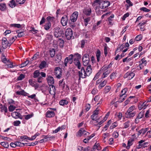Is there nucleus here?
Segmentation results:
<instances>
[{
    "instance_id": "nucleus-1",
    "label": "nucleus",
    "mask_w": 151,
    "mask_h": 151,
    "mask_svg": "<svg viewBox=\"0 0 151 151\" xmlns=\"http://www.w3.org/2000/svg\"><path fill=\"white\" fill-rule=\"evenodd\" d=\"M92 72L91 66V65H89L87 67L86 70L83 67L81 68V70L78 72V76L81 78H85L87 76H89Z\"/></svg>"
},
{
    "instance_id": "nucleus-2",
    "label": "nucleus",
    "mask_w": 151,
    "mask_h": 151,
    "mask_svg": "<svg viewBox=\"0 0 151 151\" xmlns=\"http://www.w3.org/2000/svg\"><path fill=\"white\" fill-rule=\"evenodd\" d=\"M135 109V107L134 106H132L129 108L125 113L127 115V118H130L134 117L136 113V112L135 111H133Z\"/></svg>"
},
{
    "instance_id": "nucleus-3",
    "label": "nucleus",
    "mask_w": 151,
    "mask_h": 151,
    "mask_svg": "<svg viewBox=\"0 0 151 151\" xmlns=\"http://www.w3.org/2000/svg\"><path fill=\"white\" fill-rule=\"evenodd\" d=\"M47 80L49 85L52 86V91L54 92V91H55V86L53 85L54 82L53 77L51 76H49L47 78Z\"/></svg>"
},
{
    "instance_id": "nucleus-4",
    "label": "nucleus",
    "mask_w": 151,
    "mask_h": 151,
    "mask_svg": "<svg viewBox=\"0 0 151 151\" xmlns=\"http://www.w3.org/2000/svg\"><path fill=\"white\" fill-rule=\"evenodd\" d=\"M54 73L56 77L60 78L61 77L62 69L59 67H56L55 68Z\"/></svg>"
},
{
    "instance_id": "nucleus-5",
    "label": "nucleus",
    "mask_w": 151,
    "mask_h": 151,
    "mask_svg": "<svg viewBox=\"0 0 151 151\" xmlns=\"http://www.w3.org/2000/svg\"><path fill=\"white\" fill-rule=\"evenodd\" d=\"M82 60L84 65L87 66L88 65L90 60L89 55L87 54H84L83 56Z\"/></svg>"
},
{
    "instance_id": "nucleus-6",
    "label": "nucleus",
    "mask_w": 151,
    "mask_h": 151,
    "mask_svg": "<svg viewBox=\"0 0 151 151\" xmlns=\"http://www.w3.org/2000/svg\"><path fill=\"white\" fill-rule=\"evenodd\" d=\"M63 33V31L59 28H55L54 29V35L55 36L58 38L60 37Z\"/></svg>"
},
{
    "instance_id": "nucleus-7",
    "label": "nucleus",
    "mask_w": 151,
    "mask_h": 151,
    "mask_svg": "<svg viewBox=\"0 0 151 151\" xmlns=\"http://www.w3.org/2000/svg\"><path fill=\"white\" fill-rule=\"evenodd\" d=\"M78 15V13L77 12H74L71 15L70 17V20L72 22H75L77 20Z\"/></svg>"
},
{
    "instance_id": "nucleus-8",
    "label": "nucleus",
    "mask_w": 151,
    "mask_h": 151,
    "mask_svg": "<svg viewBox=\"0 0 151 151\" xmlns=\"http://www.w3.org/2000/svg\"><path fill=\"white\" fill-rule=\"evenodd\" d=\"M135 73L133 72H128L124 76V78H127L128 80L132 79L134 76Z\"/></svg>"
},
{
    "instance_id": "nucleus-9",
    "label": "nucleus",
    "mask_w": 151,
    "mask_h": 151,
    "mask_svg": "<svg viewBox=\"0 0 151 151\" xmlns=\"http://www.w3.org/2000/svg\"><path fill=\"white\" fill-rule=\"evenodd\" d=\"M102 5L101 7V9H104L109 6L110 5V3L107 1H101Z\"/></svg>"
},
{
    "instance_id": "nucleus-10",
    "label": "nucleus",
    "mask_w": 151,
    "mask_h": 151,
    "mask_svg": "<svg viewBox=\"0 0 151 151\" xmlns=\"http://www.w3.org/2000/svg\"><path fill=\"white\" fill-rule=\"evenodd\" d=\"M67 32H68L67 35V39L69 40L72 36L73 32L72 29L70 28L67 29Z\"/></svg>"
},
{
    "instance_id": "nucleus-11",
    "label": "nucleus",
    "mask_w": 151,
    "mask_h": 151,
    "mask_svg": "<svg viewBox=\"0 0 151 151\" xmlns=\"http://www.w3.org/2000/svg\"><path fill=\"white\" fill-rule=\"evenodd\" d=\"M101 3V0H95L92 5L94 9L97 6H100Z\"/></svg>"
},
{
    "instance_id": "nucleus-12",
    "label": "nucleus",
    "mask_w": 151,
    "mask_h": 151,
    "mask_svg": "<svg viewBox=\"0 0 151 151\" xmlns=\"http://www.w3.org/2000/svg\"><path fill=\"white\" fill-rule=\"evenodd\" d=\"M54 112L52 111H48L46 113V116L47 117H52L54 116Z\"/></svg>"
},
{
    "instance_id": "nucleus-13",
    "label": "nucleus",
    "mask_w": 151,
    "mask_h": 151,
    "mask_svg": "<svg viewBox=\"0 0 151 151\" xmlns=\"http://www.w3.org/2000/svg\"><path fill=\"white\" fill-rule=\"evenodd\" d=\"M12 45V43H10L9 41L6 42H2V46L4 49H6L8 46L10 47Z\"/></svg>"
},
{
    "instance_id": "nucleus-14",
    "label": "nucleus",
    "mask_w": 151,
    "mask_h": 151,
    "mask_svg": "<svg viewBox=\"0 0 151 151\" xmlns=\"http://www.w3.org/2000/svg\"><path fill=\"white\" fill-rule=\"evenodd\" d=\"M147 103V102H146V101H145L142 104H139L138 106L139 110H141L142 109H145L147 106V105H146Z\"/></svg>"
},
{
    "instance_id": "nucleus-15",
    "label": "nucleus",
    "mask_w": 151,
    "mask_h": 151,
    "mask_svg": "<svg viewBox=\"0 0 151 151\" xmlns=\"http://www.w3.org/2000/svg\"><path fill=\"white\" fill-rule=\"evenodd\" d=\"M73 63L77 67L78 69H81V64L78 59H76V58H75Z\"/></svg>"
},
{
    "instance_id": "nucleus-16",
    "label": "nucleus",
    "mask_w": 151,
    "mask_h": 151,
    "mask_svg": "<svg viewBox=\"0 0 151 151\" xmlns=\"http://www.w3.org/2000/svg\"><path fill=\"white\" fill-rule=\"evenodd\" d=\"M127 91L128 89L127 88H125L122 90L121 91L122 94H120V97L122 98V97L123 96H124V97H126L127 96V95L126 94V93L127 92Z\"/></svg>"
},
{
    "instance_id": "nucleus-17",
    "label": "nucleus",
    "mask_w": 151,
    "mask_h": 151,
    "mask_svg": "<svg viewBox=\"0 0 151 151\" xmlns=\"http://www.w3.org/2000/svg\"><path fill=\"white\" fill-rule=\"evenodd\" d=\"M73 55L72 54L70 55L68 57H67V63H69L71 64L73 60Z\"/></svg>"
},
{
    "instance_id": "nucleus-18",
    "label": "nucleus",
    "mask_w": 151,
    "mask_h": 151,
    "mask_svg": "<svg viewBox=\"0 0 151 151\" xmlns=\"http://www.w3.org/2000/svg\"><path fill=\"white\" fill-rule=\"evenodd\" d=\"M101 6H97L94 8L96 14L98 15H101L102 11L100 10Z\"/></svg>"
},
{
    "instance_id": "nucleus-19",
    "label": "nucleus",
    "mask_w": 151,
    "mask_h": 151,
    "mask_svg": "<svg viewBox=\"0 0 151 151\" xmlns=\"http://www.w3.org/2000/svg\"><path fill=\"white\" fill-rule=\"evenodd\" d=\"M1 59L2 61L4 63H7L9 62V60H7L5 56L4 55L3 53L2 54L1 56Z\"/></svg>"
},
{
    "instance_id": "nucleus-20",
    "label": "nucleus",
    "mask_w": 151,
    "mask_h": 151,
    "mask_svg": "<svg viewBox=\"0 0 151 151\" xmlns=\"http://www.w3.org/2000/svg\"><path fill=\"white\" fill-rule=\"evenodd\" d=\"M55 49L53 48H50L49 50V53L50 57L52 58H53L55 55Z\"/></svg>"
},
{
    "instance_id": "nucleus-21",
    "label": "nucleus",
    "mask_w": 151,
    "mask_h": 151,
    "mask_svg": "<svg viewBox=\"0 0 151 151\" xmlns=\"http://www.w3.org/2000/svg\"><path fill=\"white\" fill-rule=\"evenodd\" d=\"M84 14L87 16H89L91 13V9L89 8L84 10L83 11Z\"/></svg>"
},
{
    "instance_id": "nucleus-22",
    "label": "nucleus",
    "mask_w": 151,
    "mask_h": 151,
    "mask_svg": "<svg viewBox=\"0 0 151 151\" xmlns=\"http://www.w3.org/2000/svg\"><path fill=\"white\" fill-rule=\"evenodd\" d=\"M33 77L36 78L39 77L40 75V73L39 71L38 70H35L33 73Z\"/></svg>"
},
{
    "instance_id": "nucleus-23",
    "label": "nucleus",
    "mask_w": 151,
    "mask_h": 151,
    "mask_svg": "<svg viewBox=\"0 0 151 151\" xmlns=\"http://www.w3.org/2000/svg\"><path fill=\"white\" fill-rule=\"evenodd\" d=\"M47 65V63L46 61H42L39 65V67L41 69L44 68Z\"/></svg>"
},
{
    "instance_id": "nucleus-24",
    "label": "nucleus",
    "mask_w": 151,
    "mask_h": 151,
    "mask_svg": "<svg viewBox=\"0 0 151 151\" xmlns=\"http://www.w3.org/2000/svg\"><path fill=\"white\" fill-rule=\"evenodd\" d=\"M84 129L82 128H80V129L77 133V136L81 137L83 134Z\"/></svg>"
},
{
    "instance_id": "nucleus-25",
    "label": "nucleus",
    "mask_w": 151,
    "mask_h": 151,
    "mask_svg": "<svg viewBox=\"0 0 151 151\" xmlns=\"http://www.w3.org/2000/svg\"><path fill=\"white\" fill-rule=\"evenodd\" d=\"M65 18L66 17H63L61 19V23L63 26H66V19Z\"/></svg>"
},
{
    "instance_id": "nucleus-26",
    "label": "nucleus",
    "mask_w": 151,
    "mask_h": 151,
    "mask_svg": "<svg viewBox=\"0 0 151 151\" xmlns=\"http://www.w3.org/2000/svg\"><path fill=\"white\" fill-rule=\"evenodd\" d=\"M63 80L60 81L59 82V84L60 86L63 89H64L65 88V82H63Z\"/></svg>"
},
{
    "instance_id": "nucleus-27",
    "label": "nucleus",
    "mask_w": 151,
    "mask_h": 151,
    "mask_svg": "<svg viewBox=\"0 0 151 151\" xmlns=\"http://www.w3.org/2000/svg\"><path fill=\"white\" fill-rule=\"evenodd\" d=\"M100 55L101 52L100 50H97L96 53V56L97 58V61L98 62L100 61Z\"/></svg>"
},
{
    "instance_id": "nucleus-28",
    "label": "nucleus",
    "mask_w": 151,
    "mask_h": 151,
    "mask_svg": "<svg viewBox=\"0 0 151 151\" xmlns=\"http://www.w3.org/2000/svg\"><path fill=\"white\" fill-rule=\"evenodd\" d=\"M111 87L109 86H105L104 89V92L105 93H108L111 89Z\"/></svg>"
},
{
    "instance_id": "nucleus-29",
    "label": "nucleus",
    "mask_w": 151,
    "mask_h": 151,
    "mask_svg": "<svg viewBox=\"0 0 151 151\" xmlns=\"http://www.w3.org/2000/svg\"><path fill=\"white\" fill-rule=\"evenodd\" d=\"M107 81H106L104 80L102 81L99 85V88L101 89L102 87L105 86L106 84Z\"/></svg>"
},
{
    "instance_id": "nucleus-30",
    "label": "nucleus",
    "mask_w": 151,
    "mask_h": 151,
    "mask_svg": "<svg viewBox=\"0 0 151 151\" xmlns=\"http://www.w3.org/2000/svg\"><path fill=\"white\" fill-rule=\"evenodd\" d=\"M20 138L22 139V141H24V142H27V140H25V139H27L29 140H30V138L26 135L21 136Z\"/></svg>"
},
{
    "instance_id": "nucleus-31",
    "label": "nucleus",
    "mask_w": 151,
    "mask_h": 151,
    "mask_svg": "<svg viewBox=\"0 0 151 151\" xmlns=\"http://www.w3.org/2000/svg\"><path fill=\"white\" fill-rule=\"evenodd\" d=\"M51 26L50 22H47L44 25V29L46 30H48L50 28Z\"/></svg>"
},
{
    "instance_id": "nucleus-32",
    "label": "nucleus",
    "mask_w": 151,
    "mask_h": 151,
    "mask_svg": "<svg viewBox=\"0 0 151 151\" xmlns=\"http://www.w3.org/2000/svg\"><path fill=\"white\" fill-rule=\"evenodd\" d=\"M9 5L10 7L13 8L16 6V3L14 0H12L10 1Z\"/></svg>"
},
{
    "instance_id": "nucleus-33",
    "label": "nucleus",
    "mask_w": 151,
    "mask_h": 151,
    "mask_svg": "<svg viewBox=\"0 0 151 151\" xmlns=\"http://www.w3.org/2000/svg\"><path fill=\"white\" fill-rule=\"evenodd\" d=\"M16 93L17 95H21L24 96H26V94L27 93L24 90H22L20 91H17L16 92Z\"/></svg>"
},
{
    "instance_id": "nucleus-34",
    "label": "nucleus",
    "mask_w": 151,
    "mask_h": 151,
    "mask_svg": "<svg viewBox=\"0 0 151 151\" xmlns=\"http://www.w3.org/2000/svg\"><path fill=\"white\" fill-rule=\"evenodd\" d=\"M29 61L28 60H26L24 62L22 63L21 64L19 65V67L20 68H22L24 66H26L29 63Z\"/></svg>"
},
{
    "instance_id": "nucleus-35",
    "label": "nucleus",
    "mask_w": 151,
    "mask_h": 151,
    "mask_svg": "<svg viewBox=\"0 0 151 151\" xmlns=\"http://www.w3.org/2000/svg\"><path fill=\"white\" fill-rule=\"evenodd\" d=\"M1 145L6 148H8L9 147V144L7 142H2Z\"/></svg>"
},
{
    "instance_id": "nucleus-36",
    "label": "nucleus",
    "mask_w": 151,
    "mask_h": 151,
    "mask_svg": "<svg viewBox=\"0 0 151 151\" xmlns=\"http://www.w3.org/2000/svg\"><path fill=\"white\" fill-rule=\"evenodd\" d=\"M46 19L48 22H53L55 19V18L53 17L48 16L47 17Z\"/></svg>"
},
{
    "instance_id": "nucleus-37",
    "label": "nucleus",
    "mask_w": 151,
    "mask_h": 151,
    "mask_svg": "<svg viewBox=\"0 0 151 151\" xmlns=\"http://www.w3.org/2000/svg\"><path fill=\"white\" fill-rule=\"evenodd\" d=\"M145 111H141L137 115V117L139 119L142 118L143 116Z\"/></svg>"
},
{
    "instance_id": "nucleus-38",
    "label": "nucleus",
    "mask_w": 151,
    "mask_h": 151,
    "mask_svg": "<svg viewBox=\"0 0 151 151\" xmlns=\"http://www.w3.org/2000/svg\"><path fill=\"white\" fill-rule=\"evenodd\" d=\"M135 140V139L134 138L131 137L128 140L127 145H132L133 144V142Z\"/></svg>"
},
{
    "instance_id": "nucleus-39",
    "label": "nucleus",
    "mask_w": 151,
    "mask_h": 151,
    "mask_svg": "<svg viewBox=\"0 0 151 151\" xmlns=\"http://www.w3.org/2000/svg\"><path fill=\"white\" fill-rule=\"evenodd\" d=\"M110 73L109 70H107L106 72L103 73L102 76V78H104L107 76Z\"/></svg>"
},
{
    "instance_id": "nucleus-40",
    "label": "nucleus",
    "mask_w": 151,
    "mask_h": 151,
    "mask_svg": "<svg viewBox=\"0 0 151 151\" xmlns=\"http://www.w3.org/2000/svg\"><path fill=\"white\" fill-rule=\"evenodd\" d=\"M90 20L91 18L90 17H88L84 19V25L86 27L87 26L88 22H90Z\"/></svg>"
},
{
    "instance_id": "nucleus-41",
    "label": "nucleus",
    "mask_w": 151,
    "mask_h": 151,
    "mask_svg": "<svg viewBox=\"0 0 151 151\" xmlns=\"http://www.w3.org/2000/svg\"><path fill=\"white\" fill-rule=\"evenodd\" d=\"M10 27H17L18 28H19L21 27V25L20 24H11L10 25Z\"/></svg>"
},
{
    "instance_id": "nucleus-42",
    "label": "nucleus",
    "mask_w": 151,
    "mask_h": 151,
    "mask_svg": "<svg viewBox=\"0 0 151 151\" xmlns=\"http://www.w3.org/2000/svg\"><path fill=\"white\" fill-rule=\"evenodd\" d=\"M6 4H0V9L2 11L5 10L6 9Z\"/></svg>"
},
{
    "instance_id": "nucleus-43",
    "label": "nucleus",
    "mask_w": 151,
    "mask_h": 151,
    "mask_svg": "<svg viewBox=\"0 0 151 151\" xmlns=\"http://www.w3.org/2000/svg\"><path fill=\"white\" fill-rule=\"evenodd\" d=\"M130 126V122L128 121L126 122H125L124 124V128L126 129L128 127Z\"/></svg>"
},
{
    "instance_id": "nucleus-44",
    "label": "nucleus",
    "mask_w": 151,
    "mask_h": 151,
    "mask_svg": "<svg viewBox=\"0 0 151 151\" xmlns=\"http://www.w3.org/2000/svg\"><path fill=\"white\" fill-rule=\"evenodd\" d=\"M25 78V76L22 74H21L17 78V79L18 81H21Z\"/></svg>"
},
{
    "instance_id": "nucleus-45",
    "label": "nucleus",
    "mask_w": 151,
    "mask_h": 151,
    "mask_svg": "<svg viewBox=\"0 0 151 151\" xmlns=\"http://www.w3.org/2000/svg\"><path fill=\"white\" fill-rule=\"evenodd\" d=\"M60 104L62 106L65 105V104H66V101L65 100L62 99L60 100L59 102Z\"/></svg>"
},
{
    "instance_id": "nucleus-46",
    "label": "nucleus",
    "mask_w": 151,
    "mask_h": 151,
    "mask_svg": "<svg viewBox=\"0 0 151 151\" xmlns=\"http://www.w3.org/2000/svg\"><path fill=\"white\" fill-rule=\"evenodd\" d=\"M16 107L15 106H13V105H10L9 107V111L10 112L13 111L15 109Z\"/></svg>"
},
{
    "instance_id": "nucleus-47",
    "label": "nucleus",
    "mask_w": 151,
    "mask_h": 151,
    "mask_svg": "<svg viewBox=\"0 0 151 151\" xmlns=\"http://www.w3.org/2000/svg\"><path fill=\"white\" fill-rule=\"evenodd\" d=\"M40 133H37L35 135H34L32 136L31 138H30V140H32L34 139H35L36 137L40 135Z\"/></svg>"
},
{
    "instance_id": "nucleus-48",
    "label": "nucleus",
    "mask_w": 151,
    "mask_h": 151,
    "mask_svg": "<svg viewBox=\"0 0 151 151\" xmlns=\"http://www.w3.org/2000/svg\"><path fill=\"white\" fill-rule=\"evenodd\" d=\"M117 126V124L116 122H114L112 123V125L110 127V129H112L116 127Z\"/></svg>"
},
{
    "instance_id": "nucleus-49",
    "label": "nucleus",
    "mask_w": 151,
    "mask_h": 151,
    "mask_svg": "<svg viewBox=\"0 0 151 151\" xmlns=\"http://www.w3.org/2000/svg\"><path fill=\"white\" fill-rule=\"evenodd\" d=\"M124 46V45H122L120 47L117 48L116 50V52H117L122 50L124 48V47H123Z\"/></svg>"
},
{
    "instance_id": "nucleus-50",
    "label": "nucleus",
    "mask_w": 151,
    "mask_h": 151,
    "mask_svg": "<svg viewBox=\"0 0 151 151\" xmlns=\"http://www.w3.org/2000/svg\"><path fill=\"white\" fill-rule=\"evenodd\" d=\"M49 93L51 94V95H53V94H55V91H54V92L52 90V86H50H50L49 87Z\"/></svg>"
},
{
    "instance_id": "nucleus-51",
    "label": "nucleus",
    "mask_w": 151,
    "mask_h": 151,
    "mask_svg": "<svg viewBox=\"0 0 151 151\" xmlns=\"http://www.w3.org/2000/svg\"><path fill=\"white\" fill-rule=\"evenodd\" d=\"M145 133V131L144 130V129H142L138 132V133L137 134L138 136L139 135L141 134H144Z\"/></svg>"
},
{
    "instance_id": "nucleus-52",
    "label": "nucleus",
    "mask_w": 151,
    "mask_h": 151,
    "mask_svg": "<svg viewBox=\"0 0 151 151\" xmlns=\"http://www.w3.org/2000/svg\"><path fill=\"white\" fill-rule=\"evenodd\" d=\"M142 38V35H137L135 38V40L137 41H139L141 40Z\"/></svg>"
},
{
    "instance_id": "nucleus-53",
    "label": "nucleus",
    "mask_w": 151,
    "mask_h": 151,
    "mask_svg": "<svg viewBox=\"0 0 151 151\" xmlns=\"http://www.w3.org/2000/svg\"><path fill=\"white\" fill-rule=\"evenodd\" d=\"M140 10L144 12H148L150 11V10L147 9L146 7H142L140 8Z\"/></svg>"
},
{
    "instance_id": "nucleus-54",
    "label": "nucleus",
    "mask_w": 151,
    "mask_h": 151,
    "mask_svg": "<svg viewBox=\"0 0 151 151\" xmlns=\"http://www.w3.org/2000/svg\"><path fill=\"white\" fill-rule=\"evenodd\" d=\"M16 1L19 4H23L25 2V0H16Z\"/></svg>"
},
{
    "instance_id": "nucleus-55",
    "label": "nucleus",
    "mask_w": 151,
    "mask_h": 151,
    "mask_svg": "<svg viewBox=\"0 0 151 151\" xmlns=\"http://www.w3.org/2000/svg\"><path fill=\"white\" fill-rule=\"evenodd\" d=\"M21 123V122L19 121H16L13 122L14 125V126H18Z\"/></svg>"
},
{
    "instance_id": "nucleus-56",
    "label": "nucleus",
    "mask_w": 151,
    "mask_h": 151,
    "mask_svg": "<svg viewBox=\"0 0 151 151\" xmlns=\"http://www.w3.org/2000/svg\"><path fill=\"white\" fill-rule=\"evenodd\" d=\"M97 116L93 114L91 116V119L94 121H96L97 119Z\"/></svg>"
},
{
    "instance_id": "nucleus-57",
    "label": "nucleus",
    "mask_w": 151,
    "mask_h": 151,
    "mask_svg": "<svg viewBox=\"0 0 151 151\" xmlns=\"http://www.w3.org/2000/svg\"><path fill=\"white\" fill-rule=\"evenodd\" d=\"M25 35L23 32H20L19 33H18L17 35V36L18 37H21L24 36Z\"/></svg>"
},
{
    "instance_id": "nucleus-58",
    "label": "nucleus",
    "mask_w": 151,
    "mask_h": 151,
    "mask_svg": "<svg viewBox=\"0 0 151 151\" xmlns=\"http://www.w3.org/2000/svg\"><path fill=\"white\" fill-rule=\"evenodd\" d=\"M126 2L128 4L127 5V7H128L129 6H132L133 4H132L130 0H126ZM128 8H127V9H128Z\"/></svg>"
},
{
    "instance_id": "nucleus-59",
    "label": "nucleus",
    "mask_w": 151,
    "mask_h": 151,
    "mask_svg": "<svg viewBox=\"0 0 151 151\" xmlns=\"http://www.w3.org/2000/svg\"><path fill=\"white\" fill-rule=\"evenodd\" d=\"M74 56L76 57V59H79L81 58V55L78 53H75L74 55Z\"/></svg>"
},
{
    "instance_id": "nucleus-60",
    "label": "nucleus",
    "mask_w": 151,
    "mask_h": 151,
    "mask_svg": "<svg viewBox=\"0 0 151 151\" xmlns=\"http://www.w3.org/2000/svg\"><path fill=\"white\" fill-rule=\"evenodd\" d=\"M17 38L16 37H15V39H14V37H12V38L9 39V42L10 43H12V44Z\"/></svg>"
},
{
    "instance_id": "nucleus-61",
    "label": "nucleus",
    "mask_w": 151,
    "mask_h": 151,
    "mask_svg": "<svg viewBox=\"0 0 151 151\" xmlns=\"http://www.w3.org/2000/svg\"><path fill=\"white\" fill-rule=\"evenodd\" d=\"M94 145H96V148L97 150H99L101 149V147L99 143H96Z\"/></svg>"
},
{
    "instance_id": "nucleus-62",
    "label": "nucleus",
    "mask_w": 151,
    "mask_h": 151,
    "mask_svg": "<svg viewBox=\"0 0 151 151\" xmlns=\"http://www.w3.org/2000/svg\"><path fill=\"white\" fill-rule=\"evenodd\" d=\"M129 14L128 13H127L125 14L123 16V17L122 18V19L123 20H125V19L129 16Z\"/></svg>"
},
{
    "instance_id": "nucleus-63",
    "label": "nucleus",
    "mask_w": 151,
    "mask_h": 151,
    "mask_svg": "<svg viewBox=\"0 0 151 151\" xmlns=\"http://www.w3.org/2000/svg\"><path fill=\"white\" fill-rule=\"evenodd\" d=\"M33 116L32 114H28L25 116V119L26 120H28L31 118Z\"/></svg>"
},
{
    "instance_id": "nucleus-64",
    "label": "nucleus",
    "mask_w": 151,
    "mask_h": 151,
    "mask_svg": "<svg viewBox=\"0 0 151 151\" xmlns=\"http://www.w3.org/2000/svg\"><path fill=\"white\" fill-rule=\"evenodd\" d=\"M116 73L114 72H113L111 74L110 76V78L111 79H114L116 76Z\"/></svg>"
}]
</instances>
